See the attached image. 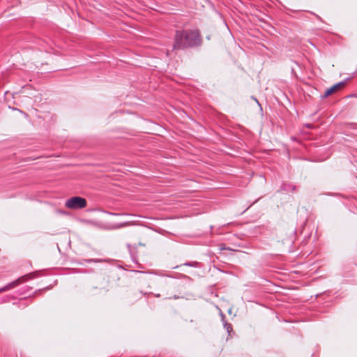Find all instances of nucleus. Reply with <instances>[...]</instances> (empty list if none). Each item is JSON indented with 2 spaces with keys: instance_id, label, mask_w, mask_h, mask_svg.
Returning <instances> with one entry per match:
<instances>
[{
  "instance_id": "nucleus-4",
  "label": "nucleus",
  "mask_w": 357,
  "mask_h": 357,
  "mask_svg": "<svg viewBox=\"0 0 357 357\" xmlns=\"http://www.w3.org/2000/svg\"><path fill=\"white\" fill-rule=\"evenodd\" d=\"M344 84H345V83L344 82H340L333 85L331 88L326 90V91L322 97L323 98L328 97V96L335 93L336 91L342 89L344 86Z\"/></svg>"
},
{
  "instance_id": "nucleus-2",
  "label": "nucleus",
  "mask_w": 357,
  "mask_h": 357,
  "mask_svg": "<svg viewBox=\"0 0 357 357\" xmlns=\"http://www.w3.org/2000/svg\"><path fill=\"white\" fill-rule=\"evenodd\" d=\"M86 200L81 197H73L67 199L65 202V206L69 209L78 210L86 206Z\"/></svg>"
},
{
  "instance_id": "nucleus-3",
  "label": "nucleus",
  "mask_w": 357,
  "mask_h": 357,
  "mask_svg": "<svg viewBox=\"0 0 357 357\" xmlns=\"http://www.w3.org/2000/svg\"><path fill=\"white\" fill-rule=\"evenodd\" d=\"M29 278H30V276L29 275H25L22 277L17 278V280L7 284L4 287L0 288V293L10 290V289L16 287L17 286H18L20 284L25 282Z\"/></svg>"
},
{
  "instance_id": "nucleus-1",
  "label": "nucleus",
  "mask_w": 357,
  "mask_h": 357,
  "mask_svg": "<svg viewBox=\"0 0 357 357\" xmlns=\"http://www.w3.org/2000/svg\"><path fill=\"white\" fill-rule=\"evenodd\" d=\"M200 44L201 38L199 31H177L175 34L173 48L174 50H181L199 45Z\"/></svg>"
},
{
  "instance_id": "nucleus-5",
  "label": "nucleus",
  "mask_w": 357,
  "mask_h": 357,
  "mask_svg": "<svg viewBox=\"0 0 357 357\" xmlns=\"http://www.w3.org/2000/svg\"><path fill=\"white\" fill-rule=\"evenodd\" d=\"M185 265H187V266H192L191 264H185Z\"/></svg>"
}]
</instances>
